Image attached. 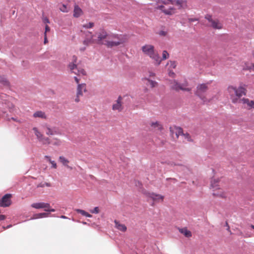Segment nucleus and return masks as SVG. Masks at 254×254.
<instances>
[{"mask_svg": "<svg viewBox=\"0 0 254 254\" xmlns=\"http://www.w3.org/2000/svg\"><path fill=\"white\" fill-rule=\"evenodd\" d=\"M97 40H93L92 42L105 45V43L109 40L110 33H108L105 30L102 29L96 33Z\"/></svg>", "mask_w": 254, "mask_h": 254, "instance_id": "0eeeda50", "label": "nucleus"}, {"mask_svg": "<svg viewBox=\"0 0 254 254\" xmlns=\"http://www.w3.org/2000/svg\"><path fill=\"white\" fill-rule=\"evenodd\" d=\"M11 119L12 120L14 121H15V122H18V123H20V122L19 120H18L17 119H15V118H11Z\"/></svg>", "mask_w": 254, "mask_h": 254, "instance_id": "603ef678", "label": "nucleus"}, {"mask_svg": "<svg viewBox=\"0 0 254 254\" xmlns=\"http://www.w3.org/2000/svg\"><path fill=\"white\" fill-rule=\"evenodd\" d=\"M91 212L92 213H98L99 212V209L98 207H95L93 210H91Z\"/></svg>", "mask_w": 254, "mask_h": 254, "instance_id": "58836bf2", "label": "nucleus"}, {"mask_svg": "<svg viewBox=\"0 0 254 254\" xmlns=\"http://www.w3.org/2000/svg\"><path fill=\"white\" fill-rule=\"evenodd\" d=\"M94 23L93 22H89L86 24L83 25V27L86 28H91L94 26Z\"/></svg>", "mask_w": 254, "mask_h": 254, "instance_id": "4c0bfd02", "label": "nucleus"}, {"mask_svg": "<svg viewBox=\"0 0 254 254\" xmlns=\"http://www.w3.org/2000/svg\"><path fill=\"white\" fill-rule=\"evenodd\" d=\"M87 91L86 85L85 83L78 84L77 87L76 97L75 101L78 102L80 101L79 97L82 96L83 92Z\"/></svg>", "mask_w": 254, "mask_h": 254, "instance_id": "9b49d317", "label": "nucleus"}, {"mask_svg": "<svg viewBox=\"0 0 254 254\" xmlns=\"http://www.w3.org/2000/svg\"><path fill=\"white\" fill-rule=\"evenodd\" d=\"M49 215V214L48 213H40L36 214L34 215V217L35 219L40 218H43V217H48Z\"/></svg>", "mask_w": 254, "mask_h": 254, "instance_id": "bb28decb", "label": "nucleus"}, {"mask_svg": "<svg viewBox=\"0 0 254 254\" xmlns=\"http://www.w3.org/2000/svg\"><path fill=\"white\" fill-rule=\"evenodd\" d=\"M227 90L234 104L240 103L242 100L241 97L245 95L247 91L244 85H241L238 88L231 85L228 86Z\"/></svg>", "mask_w": 254, "mask_h": 254, "instance_id": "f03ea898", "label": "nucleus"}, {"mask_svg": "<svg viewBox=\"0 0 254 254\" xmlns=\"http://www.w3.org/2000/svg\"><path fill=\"white\" fill-rule=\"evenodd\" d=\"M60 9L63 12H68L69 11V8H68L65 4H63L62 6L60 8Z\"/></svg>", "mask_w": 254, "mask_h": 254, "instance_id": "473e14b6", "label": "nucleus"}, {"mask_svg": "<svg viewBox=\"0 0 254 254\" xmlns=\"http://www.w3.org/2000/svg\"><path fill=\"white\" fill-rule=\"evenodd\" d=\"M171 88L177 91H179V90H181L183 91L190 92L191 90V89L190 88L187 87V86H188L187 83L181 84L176 80H174L171 82Z\"/></svg>", "mask_w": 254, "mask_h": 254, "instance_id": "6e6552de", "label": "nucleus"}, {"mask_svg": "<svg viewBox=\"0 0 254 254\" xmlns=\"http://www.w3.org/2000/svg\"><path fill=\"white\" fill-rule=\"evenodd\" d=\"M61 217L63 218H66L64 216H62Z\"/></svg>", "mask_w": 254, "mask_h": 254, "instance_id": "4d7b16f0", "label": "nucleus"}, {"mask_svg": "<svg viewBox=\"0 0 254 254\" xmlns=\"http://www.w3.org/2000/svg\"><path fill=\"white\" fill-rule=\"evenodd\" d=\"M170 131L171 136L173 137H174L175 136L177 138H178L179 136L183 134V129L176 126L170 127Z\"/></svg>", "mask_w": 254, "mask_h": 254, "instance_id": "ddd939ff", "label": "nucleus"}, {"mask_svg": "<svg viewBox=\"0 0 254 254\" xmlns=\"http://www.w3.org/2000/svg\"><path fill=\"white\" fill-rule=\"evenodd\" d=\"M180 233L183 234L187 238L191 237V232L187 228H184L179 230Z\"/></svg>", "mask_w": 254, "mask_h": 254, "instance_id": "412c9836", "label": "nucleus"}, {"mask_svg": "<svg viewBox=\"0 0 254 254\" xmlns=\"http://www.w3.org/2000/svg\"><path fill=\"white\" fill-rule=\"evenodd\" d=\"M122 97L120 96L118 99L112 105V110L114 111H118V112H121L123 109V106L122 104Z\"/></svg>", "mask_w": 254, "mask_h": 254, "instance_id": "4468645a", "label": "nucleus"}, {"mask_svg": "<svg viewBox=\"0 0 254 254\" xmlns=\"http://www.w3.org/2000/svg\"><path fill=\"white\" fill-rule=\"evenodd\" d=\"M205 18L211 23L210 26L215 29L222 28V24L217 19H213L210 15H206Z\"/></svg>", "mask_w": 254, "mask_h": 254, "instance_id": "9d476101", "label": "nucleus"}, {"mask_svg": "<svg viewBox=\"0 0 254 254\" xmlns=\"http://www.w3.org/2000/svg\"><path fill=\"white\" fill-rule=\"evenodd\" d=\"M181 135L183 136L185 141L189 142L192 141L190 135L187 132L185 133L183 132V134H182Z\"/></svg>", "mask_w": 254, "mask_h": 254, "instance_id": "c85d7f7f", "label": "nucleus"}, {"mask_svg": "<svg viewBox=\"0 0 254 254\" xmlns=\"http://www.w3.org/2000/svg\"><path fill=\"white\" fill-rule=\"evenodd\" d=\"M52 165V167L55 168V169H56L57 168V164L54 161H52L50 162Z\"/></svg>", "mask_w": 254, "mask_h": 254, "instance_id": "ea45409f", "label": "nucleus"}, {"mask_svg": "<svg viewBox=\"0 0 254 254\" xmlns=\"http://www.w3.org/2000/svg\"><path fill=\"white\" fill-rule=\"evenodd\" d=\"M213 191L214 192L213 193V195L214 196L220 197L223 198L227 197V192L224 191L222 189H220L219 187L216 190H213Z\"/></svg>", "mask_w": 254, "mask_h": 254, "instance_id": "f3484780", "label": "nucleus"}, {"mask_svg": "<svg viewBox=\"0 0 254 254\" xmlns=\"http://www.w3.org/2000/svg\"><path fill=\"white\" fill-rule=\"evenodd\" d=\"M59 160L60 162L64 166H68L67 164L69 162V161L66 159L65 157L63 156H60L59 157Z\"/></svg>", "mask_w": 254, "mask_h": 254, "instance_id": "7c9ffc66", "label": "nucleus"}, {"mask_svg": "<svg viewBox=\"0 0 254 254\" xmlns=\"http://www.w3.org/2000/svg\"><path fill=\"white\" fill-rule=\"evenodd\" d=\"M92 38H93V37H92ZM93 40V39H92L91 40H89V41L88 40H84V42H83V43H84V45H87L89 42H91L93 43L92 42V40Z\"/></svg>", "mask_w": 254, "mask_h": 254, "instance_id": "37998d69", "label": "nucleus"}, {"mask_svg": "<svg viewBox=\"0 0 254 254\" xmlns=\"http://www.w3.org/2000/svg\"><path fill=\"white\" fill-rule=\"evenodd\" d=\"M37 187H45V184H40L38 185Z\"/></svg>", "mask_w": 254, "mask_h": 254, "instance_id": "864d4df0", "label": "nucleus"}, {"mask_svg": "<svg viewBox=\"0 0 254 254\" xmlns=\"http://www.w3.org/2000/svg\"><path fill=\"white\" fill-rule=\"evenodd\" d=\"M62 141L58 138H54L51 140V144L53 145L59 146L61 145Z\"/></svg>", "mask_w": 254, "mask_h": 254, "instance_id": "5701e85b", "label": "nucleus"}, {"mask_svg": "<svg viewBox=\"0 0 254 254\" xmlns=\"http://www.w3.org/2000/svg\"><path fill=\"white\" fill-rule=\"evenodd\" d=\"M208 90V86L206 84H201L197 85L195 94L199 97L204 103H208L210 99L206 98L205 93Z\"/></svg>", "mask_w": 254, "mask_h": 254, "instance_id": "39448f33", "label": "nucleus"}, {"mask_svg": "<svg viewBox=\"0 0 254 254\" xmlns=\"http://www.w3.org/2000/svg\"><path fill=\"white\" fill-rule=\"evenodd\" d=\"M74 80L75 81V82H76L77 84H79V79H78L77 77L75 76L74 77Z\"/></svg>", "mask_w": 254, "mask_h": 254, "instance_id": "49530a36", "label": "nucleus"}, {"mask_svg": "<svg viewBox=\"0 0 254 254\" xmlns=\"http://www.w3.org/2000/svg\"><path fill=\"white\" fill-rule=\"evenodd\" d=\"M76 212H78V213L81 214L82 215L85 216L87 217H92V215L91 214H89L85 211L82 210V209H77Z\"/></svg>", "mask_w": 254, "mask_h": 254, "instance_id": "cd10ccee", "label": "nucleus"}, {"mask_svg": "<svg viewBox=\"0 0 254 254\" xmlns=\"http://www.w3.org/2000/svg\"><path fill=\"white\" fill-rule=\"evenodd\" d=\"M219 180L218 179H212L211 181V187L213 189V190H216L219 187Z\"/></svg>", "mask_w": 254, "mask_h": 254, "instance_id": "4be33fe9", "label": "nucleus"}, {"mask_svg": "<svg viewBox=\"0 0 254 254\" xmlns=\"http://www.w3.org/2000/svg\"><path fill=\"white\" fill-rule=\"evenodd\" d=\"M240 103H242L244 107L249 110L254 109V101L250 100L248 98H243Z\"/></svg>", "mask_w": 254, "mask_h": 254, "instance_id": "dca6fc26", "label": "nucleus"}, {"mask_svg": "<svg viewBox=\"0 0 254 254\" xmlns=\"http://www.w3.org/2000/svg\"><path fill=\"white\" fill-rule=\"evenodd\" d=\"M170 5H175L177 9H185L187 7V1L183 0H158L157 9L162 10L166 15H173L176 12V8Z\"/></svg>", "mask_w": 254, "mask_h": 254, "instance_id": "f257e3e1", "label": "nucleus"}, {"mask_svg": "<svg viewBox=\"0 0 254 254\" xmlns=\"http://www.w3.org/2000/svg\"><path fill=\"white\" fill-rule=\"evenodd\" d=\"M127 41L126 35L110 33L109 40L105 43V45L108 48H113L124 45Z\"/></svg>", "mask_w": 254, "mask_h": 254, "instance_id": "7ed1b4c3", "label": "nucleus"}, {"mask_svg": "<svg viewBox=\"0 0 254 254\" xmlns=\"http://www.w3.org/2000/svg\"><path fill=\"white\" fill-rule=\"evenodd\" d=\"M50 30V28L49 26L46 25L45 26V35H46L47 32H49Z\"/></svg>", "mask_w": 254, "mask_h": 254, "instance_id": "79ce46f5", "label": "nucleus"}, {"mask_svg": "<svg viewBox=\"0 0 254 254\" xmlns=\"http://www.w3.org/2000/svg\"><path fill=\"white\" fill-rule=\"evenodd\" d=\"M167 65L169 66V68H175L177 66V64L175 61H170L168 63Z\"/></svg>", "mask_w": 254, "mask_h": 254, "instance_id": "c9c22d12", "label": "nucleus"}, {"mask_svg": "<svg viewBox=\"0 0 254 254\" xmlns=\"http://www.w3.org/2000/svg\"><path fill=\"white\" fill-rule=\"evenodd\" d=\"M175 73L173 72V71H169V75L171 77H174V75H175Z\"/></svg>", "mask_w": 254, "mask_h": 254, "instance_id": "c03bdc74", "label": "nucleus"}, {"mask_svg": "<svg viewBox=\"0 0 254 254\" xmlns=\"http://www.w3.org/2000/svg\"><path fill=\"white\" fill-rule=\"evenodd\" d=\"M226 226H227V231L231 232L230 227L228 225V223L227 222H226Z\"/></svg>", "mask_w": 254, "mask_h": 254, "instance_id": "3c124183", "label": "nucleus"}, {"mask_svg": "<svg viewBox=\"0 0 254 254\" xmlns=\"http://www.w3.org/2000/svg\"><path fill=\"white\" fill-rule=\"evenodd\" d=\"M31 207L35 209L44 208V210L48 212H55V210L51 208L50 204L48 203L38 202L33 203L31 204Z\"/></svg>", "mask_w": 254, "mask_h": 254, "instance_id": "1a4fd4ad", "label": "nucleus"}, {"mask_svg": "<svg viewBox=\"0 0 254 254\" xmlns=\"http://www.w3.org/2000/svg\"><path fill=\"white\" fill-rule=\"evenodd\" d=\"M150 125L152 129L155 130L161 131L163 128L162 124L158 121L152 122Z\"/></svg>", "mask_w": 254, "mask_h": 254, "instance_id": "a211bd4d", "label": "nucleus"}, {"mask_svg": "<svg viewBox=\"0 0 254 254\" xmlns=\"http://www.w3.org/2000/svg\"><path fill=\"white\" fill-rule=\"evenodd\" d=\"M44 184H45V186H46L47 187H50V185L49 183H45Z\"/></svg>", "mask_w": 254, "mask_h": 254, "instance_id": "5fc2aeb1", "label": "nucleus"}, {"mask_svg": "<svg viewBox=\"0 0 254 254\" xmlns=\"http://www.w3.org/2000/svg\"><path fill=\"white\" fill-rule=\"evenodd\" d=\"M33 129L34 131L35 135H36L37 137L39 140L41 139V138L43 136V134L38 131V129L36 127H34Z\"/></svg>", "mask_w": 254, "mask_h": 254, "instance_id": "2f4dec72", "label": "nucleus"}, {"mask_svg": "<svg viewBox=\"0 0 254 254\" xmlns=\"http://www.w3.org/2000/svg\"><path fill=\"white\" fill-rule=\"evenodd\" d=\"M245 69L250 70H254V64L252 63L248 64V65L246 64Z\"/></svg>", "mask_w": 254, "mask_h": 254, "instance_id": "e433bc0d", "label": "nucleus"}, {"mask_svg": "<svg viewBox=\"0 0 254 254\" xmlns=\"http://www.w3.org/2000/svg\"><path fill=\"white\" fill-rule=\"evenodd\" d=\"M144 194L146 196L151 198L154 201H163L164 196L159 194H156L153 192H145Z\"/></svg>", "mask_w": 254, "mask_h": 254, "instance_id": "2eb2a0df", "label": "nucleus"}, {"mask_svg": "<svg viewBox=\"0 0 254 254\" xmlns=\"http://www.w3.org/2000/svg\"><path fill=\"white\" fill-rule=\"evenodd\" d=\"M77 58L75 56H73L72 58V62L68 65V67L70 71L77 75L82 74L83 75H86V71L84 69L78 68L76 63L77 62Z\"/></svg>", "mask_w": 254, "mask_h": 254, "instance_id": "423d86ee", "label": "nucleus"}, {"mask_svg": "<svg viewBox=\"0 0 254 254\" xmlns=\"http://www.w3.org/2000/svg\"><path fill=\"white\" fill-rule=\"evenodd\" d=\"M84 50H85V48L81 49V50H83V51H84Z\"/></svg>", "mask_w": 254, "mask_h": 254, "instance_id": "13d9d810", "label": "nucleus"}, {"mask_svg": "<svg viewBox=\"0 0 254 254\" xmlns=\"http://www.w3.org/2000/svg\"><path fill=\"white\" fill-rule=\"evenodd\" d=\"M198 19L196 18H189V22H192L193 21H197Z\"/></svg>", "mask_w": 254, "mask_h": 254, "instance_id": "a18cd8bd", "label": "nucleus"}, {"mask_svg": "<svg viewBox=\"0 0 254 254\" xmlns=\"http://www.w3.org/2000/svg\"><path fill=\"white\" fill-rule=\"evenodd\" d=\"M44 44H46L47 42H48V39H47V35H44Z\"/></svg>", "mask_w": 254, "mask_h": 254, "instance_id": "de8ad7c7", "label": "nucleus"}, {"mask_svg": "<svg viewBox=\"0 0 254 254\" xmlns=\"http://www.w3.org/2000/svg\"><path fill=\"white\" fill-rule=\"evenodd\" d=\"M45 129H46V133L47 135H54V134H58V132H57V131H56V130H54L53 129L50 128L48 126H46L45 127Z\"/></svg>", "mask_w": 254, "mask_h": 254, "instance_id": "b1692460", "label": "nucleus"}, {"mask_svg": "<svg viewBox=\"0 0 254 254\" xmlns=\"http://www.w3.org/2000/svg\"><path fill=\"white\" fill-rule=\"evenodd\" d=\"M83 14L82 9L77 5H74L73 10V16L77 18Z\"/></svg>", "mask_w": 254, "mask_h": 254, "instance_id": "6ab92c4d", "label": "nucleus"}, {"mask_svg": "<svg viewBox=\"0 0 254 254\" xmlns=\"http://www.w3.org/2000/svg\"><path fill=\"white\" fill-rule=\"evenodd\" d=\"M148 81V85H149L151 88H153L157 86V83L156 81L147 79Z\"/></svg>", "mask_w": 254, "mask_h": 254, "instance_id": "f704fd0d", "label": "nucleus"}, {"mask_svg": "<svg viewBox=\"0 0 254 254\" xmlns=\"http://www.w3.org/2000/svg\"><path fill=\"white\" fill-rule=\"evenodd\" d=\"M169 57V54L166 51H163L162 53V58H161L162 60H165L168 59Z\"/></svg>", "mask_w": 254, "mask_h": 254, "instance_id": "72a5a7b5", "label": "nucleus"}, {"mask_svg": "<svg viewBox=\"0 0 254 254\" xmlns=\"http://www.w3.org/2000/svg\"><path fill=\"white\" fill-rule=\"evenodd\" d=\"M11 194H5L1 199H0V207H6L10 206L11 204Z\"/></svg>", "mask_w": 254, "mask_h": 254, "instance_id": "f8f14e48", "label": "nucleus"}, {"mask_svg": "<svg viewBox=\"0 0 254 254\" xmlns=\"http://www.w3.org/2000/svg\"><path fill=\"white\" fill-rule=\"evenodd\" d=\"M40 141L42 142L44 144H51V141L50 138L47 137L42 136L41 139L39 140Z\"/></svg>", "mask_w": 254, "mask_h": 254, "instance_id": "a878e982", "label": "nucleus"}, {"mask_svg": "<svg viewBox=\"0 0 254 254\" xmlns=\"http://www.w3.org/2000/svg\"><path fill=\"white\" fill-rule=\"evenodd\" d=\"M34 118H40L42 119H45L46 116L44 112L42 111H37L33 114Z\"/></svg>", "mask_w": 254, "mask_h": 254, "instance_id": "393cba45", "label": "nucleus"}, {"mask_svg": "<svg viewBox=\"0 0 254 254\" xmlns=\"http://www.w3.org/2000/svg\"><path fill=\"white\" fill-rule=\"evenodd\" d=\"M251 227H252L253 229H254V225H251Z\"/></svg>", "mask_w": 254, "mask_h": 254, "instance_id": "6e6d98bb", "label": "nucleus"}, {"mask_svg": "<svg viewBox=\"0 0 254 254\" xmlns=\"http://www.w3.org/2000/svg\"><path fill=\"white\" fill-rule=\"evenodd\" d=\"M115 223V226L119 230L122 231V232H125L127 230V227L123 224L120 223L117 220H115L114 221Z\"/></svg>", "mask_w": 254, "mask_h": 254, "instance_id": "aec40b11", "label": "nucleus"}, {"mask_svg": "<svg viewBox=\"0 0 254 254\" xmlns=\"http://www.w3.org/2000/svg\"><path fill=\"white\" fill-rule=\"evenodd\" d=\"M0 83L4 86H8L9 85V82L4 76L0 77Z\"/></svg>", "mask_w": 254, "mask_h": 254, "instance_id": "c756f323", "label": "nucleus"}, {"mask_svg": "<svg viewBox=\"0 0 254 254\" xmlns=\"http://www.w3.org/2000/svg\"><path fill=\"white\" fill-rule=\"evenodd\" d=\"M226 226H227V231L231 232L230 227L228 225V223L227 222H226Z\"/></svg>", "mask_w": 254, "mask_h": 254, "instance_id": "8fccbe9b", "label": "nucleus"}, {"mask_svg": "<svg viewBox=\"0 0 254 254\" xmlns=\"http://www.w3.org/2000/svg\"><path fill=\"white\" fill-rule=\"evenodd\" d=\"M43 21L45 23H49L50 21L47 17H43Z\"/></svg>", "mask_w": 254, "mask_h": 254, "instance_id": "a19ab883", "label": "nucleus"}, {"mask_svg": "<svg viewBox=\"0 0 254 254\" xmlns=\"http://www.w3.org/2000/svg\"><path fill=\"white\" fill-rule=\"evenodd\" d=\"M45 158L46 159H47V161H48L49 162H50L51 161H52V160H51V158L50 156H45Z\"/></svg>", "mask_w": 254, "mask_h": 254, "instance_id": "09e8293b", "label": "nucleus"}, {"mask_svg": "<svg viewBox=\"0 0 254 254\" xmlns=\"http://www.w3.org/2000/svg\"><path fill=\"white\" fill-rule=\"evenodd\" d=\"M143 53L154 61V64L156 65H159L161 63V59L158 52L155 51L154 46L150 44H146L141 47Z\"/></svg>", "mask_w": 254, "mask_h": 254, "instance_id": "20e7f679", "label": "nucleus"}]
</instances>
